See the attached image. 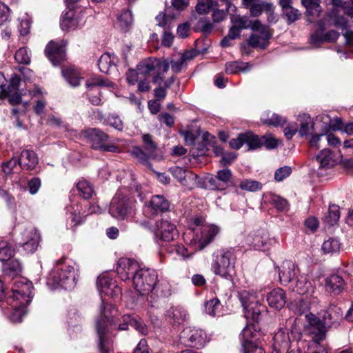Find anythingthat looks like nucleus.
<instances>
[{
    "label": "nucleus",
    "mask_w": 353,
    "mask_h": 353,
    "mask_svg": "<svg viewBox=\"0 0 353 353\" xmlns=\"http://www.w3.org/2000/svg\"><path fill=\"white\" fill-rule=\"evenodd\" d=\"M132 154L142 163H146L149 158L154 157V156L149 155L148 152L143 151L139 147L134 148L132 150Z\"/></svg>",
    "instance_id": "nucleus-59"
},
{
    "label": "nucleus",
    "mask_w": 353,
    "mask_h": 353,
    "mask_svg": "<svg viewBox=\"0 0 353 353\" xmlns=\"http://www.w3.org/2000/svg\"><path fill=\"white\" fill-rule=\"evenodd\" d=\"M216 176H217L219 181H221L223 185H225V188L227 183L230 181L232 178V172L230 169L225 168L223 170H219Z\"/></svg>",
    "instance_id": "nucleus-63"
},
{
    "label": "nucleus",
    "mask_w": 353,
    "mask_h": 353,
    "mask_svg": "<svg viewBox=\"0 0 353 353\" xmlns=\"http://www.w3.org/2000/svg\"><path fill=\"white\" fill-rule=\"evenodd\" d=\"M114 57H112L109 53L102 54L99 59L98 66L100 71L108 74L110 69L115 66Z\"/></svg>",
    "instance_id": "nucleus-41"
},
{
    "label": "nucleus",
    "mask_w": 353,
    "mask_h": 353,
    "mask_svg": "<svg viewBox=\"0 0 353 353\" xmlns=\"http://www.w3.org/2000/svg\"><path fill=\"white\" fill-rule=\"evenodd\" d=\"M92 148L103 152H119V148L113 143H108L109 136L100 129L92 128L85 132Z\"/></svg>",
    "instance_id": "nucleus-11"
},
{
    "label": "nucleus",
    "mask_w": 353,
    "mask_h": 353,
    "mask_svg": "<svg viewBox=\"0 0 353 353\" xmlns=\"http://www.w3.org/2000/svg\"><path fill=\"white\" fill-rule=\"evenodd\" d=\"M156 227V235L164 241H173L179 235L175 225L168 220L157 221Z\"/></svg>",
    "instance_id": "nucleus-22"
},
{
    "label": "nucleus",
    "mask_w": 353,
    "mask_h": 353,
    "mask_svg": "<svg viewBox=\"0 0 353 353\" xmlns=\"http://www.w3.org/2000/svg\"><path fill=\"white\" fill-rule=\"evenodd\" d=\"M219 232L220 228L216 225H205L200 231L194 232L191 243L196 250H202L214 239Z\"/></svg>",
    "instance_id": "nucleus-14"
},
{
    "label": "nucleus",
    "mask_w": 353,
    "mask_h": 353,
    "mask_svg": "<svg viewBox=\"0 0 353 353\" xmlns=\"http://www.w3.org/2000/svg\"><path fill=\"white\" fill-rule=\"evenodd\" d=\"M302 4L306 8V15L313 18L319 17L321 12V6L315 0H301Z\"/></svg>",
    "instance_id": "nucleus-44"
},
{
    "label": "nucleus",
    "mask_w": 353,
    "mask_h": 353,
    "mask_svg": "<svg viewBox=\"0 0 353 353\" xmlns=\"http://www.w3.org/2000/svg\"><path fill=\"white\" fill-rule=\"evenodd\" d=\"M117 23L119 28L127 31L131 28L133 23V16L130 10H123L117 16Z\"/></svg>",
    "instance_id": "nucleus-39"
},
{
    "label": "nucleus",
    "mask_w": 353,
    "mask_h": 353,
    "mask_svg": "<svg viewBox=\"0 0 353 353\" xmlns=\"http://www.w3.org/2000/svg\"><path fill=\"white\" fill-rule=\"evenodd\" d=\"M142 141L145 150L148 152L149 155L154 157L157 145L154 141L152 136L150 134H144L142 135Z\"/></svg>",
    "instance_id": "nucleus-52"
},
{
    "label": "nucleus",
    "mask_w": 353,
    "mask_h": 353,
    "mask_svg": "<svg viewBox=\"0 0 353 353\" xmlns=\"http://www.w3.org/2000/svg\"><path fill=\"white\" fill-rule=\"evenodd\" d=\"M39 234L34 228H30L22 234V247L27 253H33L37 248Z\"/></svg>",
    "instance_id": "nucleus-24"
},
{
    "label": "nucleus",
    "mask_w": 353,
    "mask_h": 353,
    "mask_svg": "<svg viewBox=\"0 0 353 353\" xmlns=\"http://www.w3.org/2000/svg\"><path fill=\"white\" fill-rule=\"evenodd\" d=\"M14 254V249L6 241H0V261H9Z\"/></svg>",
    "instance_id": "nucleus-45"
},
{
    "label": "nucleus",
    "mask_w": 353,
    "mask_h": 353,
    "mask_svg": "<svg viewBox=\"0 0 353 353\" xmlns=\"http://www.w3.org/2000/svg\"><path fill=\"white\" fill-rule=\"evenodd\" d=\"M140 270L139 263L132 259L121 258L117 265V272L123 281L129 280Z\"/></svg>",
    "instance_id": "nucleus-18"
},
{
    "label": "nucleus",
    "mask_w": 353,
    "mask_h": 353,
    "mask_svg": "<svg viewBox=\"0 0 353 353\" xmlns=\"http://www.w3.org/2000/svg\"><path fill=\"white\" fill-rule=\"evenodd\" d=\"M316 161L319 164V168L329 169L336 164L332 152L329 149H323L315 157Z\"/></svg>",
    "instance_id": "nucleus-31"
},
{
    "label": "nucleus",
    "mask_w": 353,
    "mask_h": 353,
    "mask_svg": "<svg viewBox=\"0 0 353 353\" xmlns=\"http://www.w3.org/2000/svg\"><path fill=\"white\" fill-rule=\"evenodd\" d=\"M236 255L233 250H222L215 256L212 263V270L216 275L230 279L234 272Z\"/></svg>",
    "instance_id": "nucleus-7"
},
{
    "label": "nucleus",
    "mask_w": 353,
    "mask_h": 353,
    "mask_svg": "<svg viewBox=\"0 0 353 353\" xmlns=\"http://www.w3.org/2000/svg\"><path fill=\"white\" fill-rule=\"evenodd\" d=\"M249 150H256L262 146L261 137L254 134L250 132H245V142Z\"/></svg>",
    "instance_id": "nucleus-49"
},
{
    "label": "nucleus",
    "mask_w": 353,
    "mask_h": 353,
    "mask_svg": "<svg viewBox=\"0 0 353 353\" xmlns=\"http://www.w3.org/2000/svg\"><path fill=\"white\" fill-rule=\"evenodd\" d=\"M322 341L317 339V334H315L313 339L307 343L305 353H327L325 347L320 343Z\"/></svg>",
    "instance_id": "nucleus-47"
},
{
    "label": "nucleus",
    "mask_w": 353,
    "mask_h": 353,
    "mask_svg": "<svg viewBox=\"0 0 353 353\" xmlns=\"http://www.w3.org/2000/svg\"><path fill=\"white\" fill-rule=\"evenodd\" d=\"M171 294L170 284L166 281L157 283L147 296L146 301L151 307H155L158 301Z\"/></svg>",
    "instance_id": "nucleus-21"
},
{
    "label": "nucleus",
    "mask_w": 353,
    "mask_h": 353,
    "mask_svg": "<svg viewBox=\"0 0 353 353\" xmlns=\"http://www.w3.org/2000/svg\"><path fill=\"white\" fill-rule=\"evenodd\" d=\"M22 266L21 263L17 260L11 261L5 267V271L7 274L14 275L21 272Z\"/></svg>",
    "instance_id": "nucleus-58"
},
{
    "label": "nucleus",
    "mask_w": 353,
    "mask_h": 353,
    "mask_svg": "<svg viewBox=\"0 0 353 353\" xmlns=\"http://www.w3.org/2000/svg\"><path fill=\"white\" fill-rule=\"evenodd\" d=\"M217 6L218 3L215 0H198L195 10L199 14H205L214 10Z\"/></svg>",
    "instance_id": "nucleus-43"
},
{
    "label": "nucleus",
    "mask_w": 353,
    "mask_h": 353,
    "mask_svg": "<svg viewBox=\"0 0 353 353\" xmlns=\"http://www.w3.org/2000/svg\"><path fill=\"white\" fill-rule=\"evenodd\" d=\"M340 218L339 207L336 205H330L327 212L323 218L324 223L328 226H333L337 223Z\"/></svg>",
    "instance_id": "nucleus-38"
},
{
    "label": "nucleus",
    "mask_w": 353,
    "mask_h": 353,
    "mask_svg": "<svg viewBox=\"0 0 353 353\" xmlns=\"http://www.w3.org/2000/svg\"><path fill=\"white\" fill-rule=\"evenodd\" d=\"M117 310L101 298L99 314L95 321V330L98 336V347L100 353H110L113 341L109 335H113L114 330L125 331L130 325L135 330L145 334L147 327L141 319L132 315H123L119 321L117 317Z\"/></svg>",
    "instance_id": "nucleus-1"
},
{
    "label": "nucleus",
    "mask_w": 353,
    "mask_h": 353,
    "mask_svg": "<svg viewBox=\"0 0 353 353\" xmlns=\"http://www.w3.org/2000/svg\"><path fill=\"white\" fill-rule=\"evenodd\" d=\"M137 70L143 76H152V81L159 84L163 81L161 74L166 73L169 70V61L167 59L148 58L140 62Z\"/></svg>",
    "instance_id": "nucleus-6"
},
{
    "label": "nucleus",
    "mask_w": 353,
    "mask_h": 353,
    "mask_svg": "<svg viewBox=\"0 0 353 353\" xmlns=\"http://www.w3.org/2000/svg\"><path fill=\"white\" fill-rule=\"evenodd\" d=\"M97 289L102 296H107L111 298L119 297L121 294V289L108 274L99 276L97 281Z\"/></svg>",
    "instance_id": "nucleus-16"
},
{
    "label": "nucleus",
    "mask_w": 353,
    "mask_h": 353,
    "mask_svg": "<svg viewBox=\"0 0 353 353\" xmlns=\"http://www.w3.org/2000/svg\"><path fill=\"white\" fill-rule=\"evenodd\" d=\"M18 159L19 165L27 170H33L39 163L36 153L30 150H23Z\"/></svg>",
    "instance_id": "nucleus-27"
},
{
    "label": "nucleus",
    "mask_w": 353,
    "mask_h": 353,
    "mask_svg": "<svg viewBox=\"0 0 353 353\" xmlns=\"http://www.w3.org/2000/svg\"><path fill=\"white\" fill-rule=\"evenodd\" d=\"M33 285L30 281L24 277H17L12 286V294L6 300L15 313L30 303L32 299Z\"/></svg>",
    "instance_id": "nucleus-4"
},
{
    "label": "nucleus",
    "mask_w": 353,
    "mask_h": 353,
    "mask_svg": "<svg viewBox=\"0 0 353 353\" xmlns=\"http://www.w3.org/2000/svg\"><path fill=\"white\" fill-rule=\"evenodd\" d=\"M341 243L339 239L330 237L324 241L321 246V250L324 254H334L340 252Z\"/></svg>",
    "instance_id": "nucleus-36"
},
{
    "label": "nucleus",
    "mask_w": 353,
    "mask_h": 353,
    "mask_svg": "<svg viewBox=\"0 0 353 353\" xmlns=\"http://www.w3.org/2000/svg\"><path fill=\"white\" fill-rule=\"evenodd\" d=\"M292 173V169L289 166H283L277 169L274 173L275 181L280 182L288 177Z\"/></svg>",
    "instance_id": "nucleus-60"
},
{
    "label": "nucleus",
    "mask_w": 353,
    "mask_h": 353,
    "mask_svg": "<svg viewBox=\"0 0 353 353\" xmlns=\"http://www.w3.org/2000/svg\"><path fill=\"white\" fill-rule=\"evenodd\" d=\"M16 61L21 64H29L30 57L26 48H19L14 54Z\"/></svg>",
    "instance_id": "nucleus-56"
},
{
    "label": "nucleus",
    "mask_w": 353,
    "mask_h": 353,
    "mask_svg": "<svg viewBox=\"0 0 353 353\" xmlns=\"http://www.w3.org/2000/svg\"><path fill=\"white\" fill-rule=\"evenodd\" d=\"M221 305L217 298L208 301L205 303V312L210 316L220 315Z\"/></svg>",
    "instance_id": "nucleus-46"
},
{
    "label": "nucleus",
    "mask_w": 353,
    "mask_h": 353,
    "mask_svg": "<svg viewBox=\"0 0 353 353\" xmlns=\"http://www.w3.org/2000/svg\"><path fill=\"white\" fill-rule=\"evenodd\" d=\"M259 335V333L256 331L254 324L248 325L241 332L242 347H245L247 345L256 343Z\"/></svg>",
    "instance_id": "nucleus-34"
},
{
    "label": "nucleus",
    "mask_w": 353,
    "mask_h": 353,
    "mask_svg": "<svg viewBox=\"0 0 353 353\" xmlns=\"http://www.w3.org/2000/svg\"><path fill=\"white\" fill-rule=\"evenodd\" d=\"M66 44L63 40L60 42L51 41L46 46V55L54 65L59 64L64 59Z\"/></svg>",
    "instance_id": "nucleus-19"
},
{
    "label": "nucleus",
    "mask_w": 353,
    "mask_h": 353,
    "mask_svg": "<svg viewBox=\"0 0 353 353\" xmlns=\"http://www.w3.org/2000/svg\"><path fill=\"white\" fill-rule=\"evenodd\" d=\"M315 285L305 275L297 276V279L293 288L292 291L301 294L312 296L315 292Z\"/></svg>",
    "instance_id": "nucleus-25"
},
{
    "label": "nucleus",
    "mask_w": 353,
    "mask_h": 353,
    "mask_svg": "<svg viewBox=\"0 0 353 353\" xmlns=\"http://www.w3.org/2000/svg\"><path fill=\"white\" fill-rule=\"evenodd\" d=\"M299 270L291 261H285L279 268V279L283 285H287L294 278H297Z\"/></svg>",
    "instance_id": "nucleus-23"
},
{
    "label": "nucleus",
    "mask_w": 353,
    "mask_h": 353,
    "mask_svg": "<svg viewBox=\"0 0 353 353\" xmlns=\"http://www.w3.org/2000/svg\"><path fill=\"white\" fill-rule=\"evenodd\" d=\"M187 311L182 307H171L166 312V317L173 324H181L188 318Z\"/></svg>",
    "instance_id": "nucleus-30"
},
{
    "label": "nucleus",
    "mask_w": 353,
    "mask_h": 353,
    "mask_svg": "<svg viewBox=\"0 0 353 353\" xmlns=\"http://www.w3.org/2000/svg\"><path fill=\"white\" fill-rule=\"evenodd\" d=\"M170 207V201L163 195L156 194L151 197L150 201L144 204L143 213L145 216L152 219L159 214L168 211Z\"/></svg>",
    "instance_id": "nucleus-15"
},
{
    "label": "nucleus",
    "mask_w": 353,
    "mask_h": 353,
    "mask_svg": "<svg viewBox=\"0 0 353 353\" xmlns=\"http://www.w3.org/2000/svg\"><path fill=\"white\" fill-rule=\"evenodd\" d=\"M169 171L183 186L192 188L196 183L198 176L190 170L179 166H173L169 169Z\"/></svg>",
    "instance_id": "nucleus-20"
},
{
    "label": "nucleus",
    "mask_w": 353,
    "mask_h": 353,
    "mask_svg": "<svg viewBox=\"0 0 353 353\" xmlns=\"http://www.w3.org/2000/svg\"><path fill=\"white\" fill-rule=\"evenodd\" d=\"M318 26L321 31H316L312 34L310 37L311 43L315 45L325 42L324 34L322 32L325 29L324 23L322 21H319L318 23Z\"/></svg>",
    "instance_id": "nucleus-57"
},
{
    "label": "nucleus",
    "mask_w": 353,
    "mask_h": 353,
    "mask_svg": "<svg viewBox=\"0 0 353 353\" xmlns=\"http://www.w3.org/2000/svg\"><path fill=\"white\" fill-rule=\"evenodd\" d=\"M239 188L243 190L255 192L262 188V184L257 181L245 179L240 182Z\"/></svg>",
    "instance_id": "nucleus-54"
},
{
    "label": "nucleus",
    "mask_w": 353,
    "mask_h": 353,
    "mask_svg": "<svg viewBox=\"0 0 353 353\" xmlns=\"http://www.w3.org/2000/svg\"><path fill=\"white\" fill-rule=\"evenodd\" d=\"M135 200L125 196L121 191L113 197L109 212L114 218L125 219L134 212Z\"/></svg>",
    "instance_id": "nucleus-8"
},
{
    "label": "nucleus",
    "mask_w": 353,
    "mask_h": 353,
    "mask_svg": "<svg viewBox=\"0 0 353 353\" xmlns=\"http://www.w3.org/2000/svg\"><path fill=\"white\" fill-rule=\"evenodd\" d=\"M332 8L327 12V17L333 25L342 30L346 42L353 44V1L343 3L342 0H329Z\"/></svg>",
    "instance_id": "nucleus-2"
},
{
    "label": "nucleus",
    "mask_w": 353,
    "mask_h": 353,
    "mask_svg": "<svg viewBox=\"0 0 353 353\" xmlns=\"http://www.w3.org/2000/svg\"><path fill=\"white\" fill-rule=\"evenodd\" d=\"M77 188L85 199H90L94 193L92 185L85 180L79 181L77 183Z\"/></svg>",
    "instance_id": "nucleus-50"
},
{
    "label": "nucleus",
    "mask_w": 353,
    "mask_h": 353,
    "mask_svg": "<svg viewBox=\"0 0 353 353\" xmlns=\"http://www.w3.org/2000/svg\"><path fill=\"white\" fill-rule=\"evenodd\" d=\"M283 12V14L287 18L288 23H292L294 21H297L299 19L300 15H301V14L299 13V11L293 7H292L290 8H287V10Z\"/></svg>",
    "instance_id": "nucleus-64"
},
{
    "label": "nucleus",
    "mask_w": 353,
    "mask_h": 353,
    "mask_svg": "<svg viewBox=\"0 0 353 353\" xmlns=\"http://www.w3.org/2000/svg\"><path fill=\"white\" fill-rule=\"evenodd\" d=\"M62 73L65 80L70 85L77 87L80 85L82 77L79 70L73 67H69L63 69Z\"/></svg>",
    "instance_id": "nucleus-37"
},
{
    "label": "nucleus",
    "mask_w": 353,
    "mask_h": 353,
    "mask_svg": "<svg viewBox=\"0 0 353 353\" xmlns=\"http://www.w3.org/2000/svg\"><path fill=\"white\" fill-rule=\"evenodd\" d=\"M252 33L249 37L248 43L252 48H265L269 44V40L272 36L270 28L261 23L259 20H255V23L252 27Z\"/></svg>",
    "instance_id": "nucleus-13"
},
{
    "label": "nucleus",
    "mask_w": 353,
    "mask_h": 353,
    "mask_svg": "<svg viewBox=\"0 0 353 353\" xmlns=\"http://www.w3.org/2000/svg\"><path fill=\"white\" fill-rule=\"evenodd\" d=\"M157 273L153 269L141 268L132 277L135 290L141 295H147L157 282Z\"/></svg>",
    "instance_id": "nucleus-9"
},
{
    "label": "nucleus",
    "mask_w": 353,
    "mask_h": 353,
    "mask_svg": "<svg viewBox=\"0 0 353 353\" xmlns=\"http://www.w3.org/2000/svg\"><path fill=\"white\" fill-rule=\"evenodd\" d=\"M298 120L300 121L299 134L301 137L307 135L314 128V123L310 116L307 114H303L299 116Z\"/></svg>",
    "instance_id": "nucleus-42"
},
{
    "label": "nucleus",
    "mask_w": 353,
    "mask_h": 353,
    "mask_svg": "<svg viewBox=\"0 0 353 353\" xmlns=\"http://www.w3.org/2000/svg\"><path fill=\"white\" fill-rule=\"evenodd\" d=\"M105 122L110 126L119 131H122L124 127L123 122L117 114L113 113L108 116Z\"/></svg>",
    "instance_id": "nucleus-55"
},
{
    "label": "nucleus",
    "mask_w": 353,
    "mask_h": 353,
    "mask_svg": "<svg viewBox=\"0 0 353 353\" xmlns=\"http://www.w3.org/2000/svg\"><path fill=\"white\" fill-rule=\"evenodd\" d=\"M97 85L112 87L113 84L111 81L105 79L101 77H92L90 79H89L85 83V86L88 90H90L92 88Z\"/></svg>",
    "instance_id": "nucleus-53"
},
{
    "label": "nucleus",
    "mask_w": 353,
    "mask_h": 353,
    "mask_svg": "<svg viewBox=\"0 0 353 353\" xmlns=\"http://www.w3.org/2000/svg\"><path fill=\"white\" fill-rule=\"evenodd\" d=\"M261 121L268 125L274 127H284L287 123V119L276 113H271L270 112H265L261 117Z\"/></svg>",
    "instance_id": "nucleus-33"
},
{
    "label": "nucleus",
    "mask_w": 353,
    "mask_h": 353,
    "mask_svg": "<svg viewBox=\"0 0 353 353\" xmlns=\"http://www.w3.org/2000/svg\"><path fill=\"white\" fill-rule=\"evenodd\" d=\"M266 299L270 307L280 310L286 303V294L283 289L277 288L267 294Z\"/></svg>",
    "instance_id": "nucleus-26"
},
{
    "label": "nucleus",
    "mask_w": 353,
    "mask_h": 353,
    "mask_svg": "<svg viewBox=\"0 0 353 353\" xmlns=\"http://www.w3.org/2000/svg\"><path fill=\"white\" fill-rule=\"evenodd\" d=\"M57 264L63 263L60 270L52 272L48 279L47 283L51 288L55 289L59 286L65 290H72L77 284L78 265L75 262L68 260L56 261Z\"/></svg>",
    "instance_id": "nucleus-3"
},
{
    "label": "nucleus",
    "mask_w": 353,
    "mask_h": 353,
    "mask_svg": "<svg viewBox=\"0 0 353 353\" xmlns=\"http://www.w3.org/2000/svg\"><path fill=\"white\" fill-rule=\"evenodd\" d=\"M213 28V24L206 17H201L194 26L195 31L201 32L205 35L210 34Z\"/></svg>",
    "instance_id": "nucleus-48"
},
{
    "label": "nucleus",
    "mask_w": 353,
    "mask_h": 353,
    "mask_svg": "<svg viewBox=\"0 0 353 353\" xmlns=\"http://www.w3.org/2000/svg\"><path fill=\"white\" fill-rule=\"evenodd\" d=\"M231 21L232 24L235 25L241 31L248 28L252 30V27L255 23V20L252 21L248 17L241 15H232Z\"/></svg>",
    "instance_id": "nucleus-40"
},
{
    "label": "nucleus",
    "mask_w": 353,
    "mask_h": 353,
    "mask_svg": "<svg viewBox=\"0 0 353 353\" xmlns=\"http://www.w3.org/2000/svg\"><path fill=\"white\" fill-rule=\"evenodd\" d=\"M240 300L245 310V317L258 322L262 307L259 304L257 295L254 292L244 290L240 293Z\"/></svg>",
    "instance_id": "nucleus-12"
},
{
    "label": "nucleus",
    "mask_w": 353,
    "mask_h": 353,
    "mask_svg": "<svg viewBox=\"0 0 353 353\" xmlns=\"http://www.w3.org/2000/svg\"><path fill=\"white\" fill-rule=\"evenodd\" d=\"M248 241L255 250H265L269 243L270 238L265 230H258L252 234Z\"/></svg>",
    "instance_id": "nucleus-28"
},
{
    "label": "nucleus",
    "mask_w": 353,
    "mask_h": 353,
    "mask_svg": "<svg viewBox=\"0 0 353 353\" xmlns=\"http://www.w3.org/2000/svg\"><path fill=\"white\" fill-rule=\"evenodd\" d=\"M247 66H248V63L238 61L228 62L225 64V72L230 74H236L239 72H245L248 70Z\"/></svg>",
    "instance_id": "nucleus-51"
},
{
    "label": "nucleus",
    "mask_w": 353,
    "mask_h": 353,
    "mask_svg": "<svg viewBox=\"0 0 353 353\" xmlns=\"http://www.w3.org/2000/svg\"><path fill=\"white\" fill-rule=\"evenodd\" d=\"M250 14L252 17H258L264 11L267 14L272 15L273 4L263 1H254L249 6Z\"/></svg>",
    "instance_id": "nucleus-35"
},
{
    "label": "nucleus",
    "mask_w": 353,
    "mask_h": 353,
    "mask_svg": "<svg viewBox=\"0 0 353 353\" xmlns=\"http://www.w3.org/2000/svg\"><path fill=\"white\" fill-rule=\"evenodd\" d=\"M179 339L186 346L197 349L203 347L209 341L205 330L196 327H186L181 332Z\"/></svg>",
    "instance_id": "nucleus-10"
},
{
    "label": "nucleus",
    "mask_w": 353,
    "mask_h": 353,
    "mask_svg": "<svg viewBox=\"0 0 353 353\" xmlns=\"http://www.w3.org/2000/svg\"><path fill=\"white\" fill-rule=\"evenodd\" d=\"M21 83V78L17 75L13 74L10 79V82L9 85H6V89L8 90V97L10 96L12 92H17Z\"/></svg>",
    "instance_id": "nucleus-62"
},
{
    "label": "nucleus",
    "mask_w": 353,
    "mask_h": 353,
    "mask_svg": "<svg viewBox=\"0 0 353 353\" xmlns=\"http://www.w3.org/2000/svg\"><path fill=\"white\" fill-rule=\"evenodd\" d=\"M82 25L81 20L77 16H74L73 11L67 12L62 17L60 26L63 30L68 31L71 29H75Z\"/></svg>",
    "instance_id": "nucleus-32"
},
{
    "label": "nucleus",
    "mask_w": 353,
    "mask_h": 353,
    "mask_svg": "<svg viewBox=\"0 0 353 353\" xmlns=\"http://www.w3.org/2000/svg\"><path fill=\"white\" fill-rule=\"evenodd\" d=\"M290 330L280 328L272 339L271 353H286L292 346Z\"/></svg>",
    "instance_id": "nucleus-17"
},
{
    "label": "nucleus",
    "mask_w": 353,
    "mask_h": 353,
    "mask_svg": "<svg viewBox=\"0 0 353 353\" xmlns=\"http://www.w3.org/2000/svg\"><path fill=\"white\" fill-rule=\"evenodd\" d=\"M262 145H265L267 149H274L278 145V140L272 134H265L261 137Z\"/></svg>",
    "instance_id": "nucleus-61"
},
{
    "label": "nucleus",
    "mask_w": 353,
    "mask_h": 353,
    "mask_svg": "<svg viewBox=\"0 0 353 353\" xmlns=\"http://www.w3.org/2000/svg\"><path fill=\"white\" fill-rule=\"evenodd\" d=\"M343 313L340 307L331 305L323 311L321 319L313 314L306 315L308 322L312 327L316 329L317 339L324 340L327 329L333 325H338L341 320Z\"/></svg>",
    "instance_id": "nucleus-5"
},
{
    "label": "nucleus",
    "mask_w": 353,
    "mask_h": 353,
    "mask_svg": "<svg viewBox=\"0 0 353 353\" xmlns=\"http://www.w3.org/2000/svg\"><path fill=\"white\" fill-rule=\"evenodd\" d=\"M345 281L343 277L337 274L328 276L325 280V288L328 292L334 294H339L343 290Z\"/></svg>",
    "instance_id": "nucleus-29"
}]
</instances>
